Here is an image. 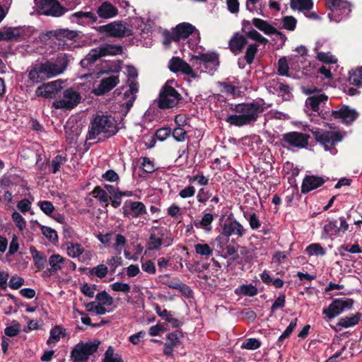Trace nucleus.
I'll list each match as a JSON object with an SVG mask.
<instances>
[{
    "label": "nucleus",
    "mask_w": 362,
    "mask_h": 362,
    "mask_svg": "<svg viewBox=\"0 0 362 362\" xmlns=\"http://www.w3.org/2000/svg\"><path fill=\"white\" fill-rule=\"evenodd\" d=\"M229 110L236 114L228 115L225 121L230 125L240 127L255 124L264 112L266 107L263 100H253L238 104L231 103L229 105Z\"/></svg>",
    "instance_id": "1"
},
{
    "label": "nucleus",
    "mask_w": 362,
    "mask_h": 362,
    "mask_svg": "<svg viewBox=\"0 0 362 362\" xmlns=\"http://www.w3.org/2000/svg\"><path fill=\"white\" fill-rule=\"evenodd\" d=\"M69 62L66 54H60L57 56L55 62L46 61L44 63L33 65L28 71V82L33 86L53 76H58L67 68Z\"/></svg>",
    "instance_id": "2"
},
{
    "label": "nucleus",
    "mask_w": 362,
    "mask_h": 362,
    "mask_svg": "<svg viewBox=\"0 0 362 362\" xmlns=\"http://www.w3.org/2000/svg\"><path fill=\"white\" fill-rule=\"evenodd\" d=\"M116 121L111 115L96 114L90 121L86 140H94L99 135H103L97 142L109 139L119 132Z\"/></svg>",
    "instance_id": "3"
},
{
    "label": "nucleus",
    "mask_w": 362,
    "mask_h": 362,
    "mask_svg": "<svg viewBox=\"0 0 362 362\" xmlns=\"http://www.w3.org/2000/svg\"><path fill=\"white\" fill-rule=\"evenodd\" d=\"M35 3L39 13L53 17L63 16L69 9H72L78 4L76 2H68L66 5L69 8H66L58 0H35Z\"/></svg>",
    "instance_id": "4"
},
{
    "label": "nucleus",
    "mask_w": 362,
    "mask_h": 362,
    "mask_svg": "<svg viewBox=\"0 0 362 362\" xmlns=\"http://www.w3.org/2000/svg\"><path fill=\"white\" fill-rule=\"evenodd\" d=\"M182 99L181 94L167 81L160 90L156 103L160 109L165 110L175 107Z\"/></svg>",
    "instance_id": "5"
},
{
    "label": "nucleus",
    "mask_w": 362,
    "mask_h": 362,
    "mask_svg": "<svg viewBox=\"0 0 362 362\" xmlns=\"http://www.w3.org/2000/svg\"><path fill=\"white\" fill-rule=\"evenodd\" d=\"M100 341L94 340L93 341L83 342L80 341L74 346L71 351V357L74 362H86L92 356L97 352Z\"/></svg>",
    "instance_id": "6"
},
{
    "label": "nucleus",
    "mask_w": 362,
    "mask_h": 362,
    "mask_svg": "<svg viewBox=\"0 0 362 362\" xmlns=\"http://www.w3.org/2000/svg\"><path fill=\"white\" fill-rule=\"evenodd\" d=\"M195 30V26L191 23L186 22L180 23L175 28H172L171 32L168 30H164L163 43L165 45H170L172 42H179L181 40H185Z\"/></svg>",
    "instance_id": "7"
},
{
    "label": "nucleus",
    "mask_w": 362,
    "mask_h": 362,
    "mask_svg": "<svg viewBox=\"0 0 362 362\" xmlns=\"http://www.w3.org/2000/svg\"><path fill=\"white\" fill-rule=\"evenodd\" d=\"M326 6L330 11L328 17L331 21L339 22L346 18L351 12V4L345 0H325Z\"/></svg>",
    "instance_id": "8"
},
{
    "label": "nucleus",
    "mask_w": 362,
    "mask_h": 362,
    "mask_svg": "<svg viewBox=\"0 0 362 362\" xmlns=\"http://www.w3.org/2000/svg\"><path fill=\"white\" fill-rule=\"evenodd\" d=\"M310 138L309 134L299 132H290L281 135L279 140L280 145L285 148L290 147L297 148H307L308 146V140Z\"/></svg>",
    "instance_id": "9"
},
{
    "label": "nucleus",
    "mask_w": 362,
    "mask_h": 362,
    "mask_svg": "<svg viewBox=\"0 0 362 362\" xmlns=\"http://www.w3.org/2000/svg\"><path fill=\"white\" fill-rule=\"evenodd\" d=\"M62 98L55 100L52 107L57 110H71L76 107L81 102V94L72 88H67L62 92Z\"/></svg>",
    "instance_id": "10"
},
{
    "label": "nucleus",
    "mask_w": 362,
    "mask_h": 362,
    "mask_svg": "<svg viewBox=\"0 0 362 362\" xmlns=\"http://www.w3.org/2000/svg\"><path fill=\"white\" fill-rule=\"evenodd\" d=\"M100 33H106L107 37L122 38L132 35V30L126 27V24L122 21H114L106 25L96 28Z\"/></svg>",
    "instance_id": "11"
},
{
    "label": "nucleus",
    "mask_w": 362,
    "mask_h": 362,
    "mask_svg": "<svg viewBox=\"0 0 362 362\" xmlns=\"http://www.w3.org/2000/svg\"><path fill=\"white\" fill-rule=\"evenodd\" d=\"M354 305L351 298H336L329 305L328 308L322 310V314L329 320L340 315L346 310H351Z\"/></svg>",
    "instance_id": "12"
},
{
    "label": "nucleus",
    "mask_w": 362,
    "mask_h": 362,
    "mask_svg": "<svg viewBox=\"0 0 362 362\" xmlns=\"http://www.w3.org/2000/svg\"><path fill=\"white\" fill-rule=\"evenodd\" d=\"M64 82L61 79L42 83L35 90L37 97H42L47 99L56 98L61 96L63 90Z\"/></svg>",
    "instance_id": "13"
},
{
    "label": "nucleus",
    "mask_w": 362,
    "mask_h": 362,
    "mask_svg": "<svg viewBox=\"0 0 362 362\" xmlns=\"http://www.w3.org/2000/svg\"><path fill=\"white\" fill-rule=\"evenodd\" d=\"M124 217L138 218L147 213L146 206L141 202L127 200L122 207Z\"/></svg>",
    "instance_id": "14"
},
{
    "label": "nucleus",
    "mask_w": 362,
    "mask_h": 362,
    "mask_svg": "<svg viewBox=\"0 0 362 362\" xmlns=\"http://www.w3.org/2000/svg\"><path fill=\"white\" fill-rule=\"evenodd\" d=\"M315 140L323 145L327 149L335 145L342 139V136L336 132L330 131H314L312 132Z\"/></svg>",
    "instance_id": "15"
},
{
    "label": "nucleus",
    "mask_w": 362,
    "mask_h": 362,
    "mask_svg": "<svg viewBox=\"0 0 362 362\" xmlns=\"http://www.w3.org/2000/svg\"><path fill=\"white\" fill-rule=\"evenodd\" d=\"M168 68L173 73L181 72L193 78L197 77V74L193 71L191 66L178 57H173L169 62Z\"/></svg>",
    "instance_id": "16"
},
{
    "label": "nucleus",
    "mask_w": 362,
    "mask_h": 362,
    "mask_svg": "<svg viewBox=\"0 0 362 362\" xmlns=\"http://www.w3.org/2000/svg\"><path fill=\"white\" fill-rule=\"evenodd\" d=\"M183 337L182 330L169 333L166 337L167 341L164 344L163 354L169 357L173 356L174 349L181 344L180 339Z\"/></svg>",
    "instance_id": "17"
},
{
    "label": "nucleus",
    "mask_w": 362,
    "mask_h": 362,
    "mask_svg": "<svg viewBox=\"0 0 362 362\" xmlns=\"http://www.w3.org/2000/svg\"><path fill=\"white\" fill-rule=\"evenodd\" d=\"M69 18L71 23L82 26L93 24L98 21V17L93 12L82 11L71 14Z\"/></svg>",
    "instance_id": "18"
},
{
    "label": "nucleus",
    "mask_w": 362,
    "mask_h": 362,
    "mask_svg": "<svg viewBox=\"0 0 362 362\" xmlns=\"http://www.w3.org/2000/svg\"><path fill=\"white\" fill-rule=\"evenodd\" d=\"M119 82L118 76H110L103 78L97 88L92 90V93L97 95H103L112 90Z\"/></svg>",
    "instance_id": "19"
},
{
    "label": "nucleus",
    "mask_w": 362,
    "mask_h": 362,
    "mask_svg": "<svg viewBox=\"0 0 362 362\" xmlns=\"http://www.w3.org/2000/svg\"><path fill=\"white\" fill-rule=\"evenodd\" d=\"M190 61L196 63H198L199 61V64H205L206 68L211 65V69L214 70H216L220 64L219 56L216 52L202 53L197 56L194 55Z\"/></svg>",
    "instance_id": "20"
},
{
    "label": "nucleus",
    "mask_w": 362,
    "mask_h": 362,
    "mask_svg": "<svg viewBox=\"0 0 362 362\" xmlns=\"http://www.w3.org/2000/svg\"><path fill=\"white\" fill-rule=\"evenodd\" d=\"M327 180L317 175H305L301 185V193L305 194L321 187Z\"/></svg>",
    "instance_id": "21"
},
{
    "label": "nucleus",
    "mask_w": 362,
    "mask_h": 362,
    "mask_svg": "<svg viewBox=\"0 0 362 362\" xmlns=\"http://www.w3.org/2000/svg\"><path fill=\"white\" fill-rule=\"evenodd\" d=\"M247 44V40L245 35L240 33H235L228 42V49L236 56L243 51Z\"/></svg>",
    "instance_id": "22"
},
{
    "label": "nucleus",
    "mask_w": 362,
    "mask_h": 362,
    "mask_svg": "<svg viewBox=\"0 0 362 362\" xmlns=\"http://www.w3.org/2000/svg\"><path fill=\"white\" fill-rule=\"evenodd\" d=\"M53 37L58 40H62L63 38H66L74 42H80V39L83 37V33L79 30H72L68 28H60L56 30L49 32Z\"/></svg>",
    "instance_id": "23"
},
{
    "label": "nucleus",
    "mask_w": 362,
    "mask_h": 362,
    "mask_svg": "<svg viewBox=\"0 0 362 362\" xmlns=\"http://www.w3.org/2000/svg\"><path fill=\"white\" fill-rule=\"evenodd\" d=\"M332 117L334 119H341L343 122L351 123L358 117V112L349 108L347 105H343L338 110H332Z\"/></svg>",
    "instance_id": "24"
},
{
    "label": "nucleus",
    "mask_w": 362,
    "mask_h": 362,
    "mask_svg": "<svg viewBox=\"0 0 362 362\" xmlns=\"http://www.w3.org/2000/svg\"><path fill=\"white\" fill-rule=\"evenodd\" d=\"M223 235L229 237L235 235L238 237H243L245 233V230L239 221L235 219L228 220L225 222L223 226Z\"/></svg>",
    "instance_id": "25"
},
{
    "label": "nucleus",
    "mask_w": 362,
    "mask_h": 362,
    "mask_svg": "<svg viewBox=\"0 0 362 362\" xmlns=\"http://www.w3.org/2000/svg\"><path fill=\"white\" fill-rule=\"evenodd\" d=\"M103 57L101 52H100L99 47L93 48L90 50L88 54L80 62V65L83 69L88 70L92 69L94 64Z\"/></svg>",
    "instance_id": "26"
},
{
    "label": "nucleus",
    "mask_w": 362,
    "mask_h": 362,
    "mask_svg": "<svg viewBox=\"0 0 362 362\" xmlns=\"http://www.w3.org/2000/svg\"><path fill=\"white\" fill-rule=\"evenodd\" d=\"M99 17L105 19L111 18L118 14L117 8L108 1L103 2L97 9Z\"/></svg>",
    "instance_id": "27"
},
{
    "label": "nucleus",
    "mask_w": 362,
    "mask_h": 362,
    "mask_svg": "<svg viewBox=\"0 0 362 362\" xmlns=\"http://www.w3.org/2000/svg\"><path fill=\"white\" fill-rule=\"evenodd\" d=\"M1 41L19 42L22 38V33L18 27L4 28L0 30Z\"/></svg>",
    "instance_id": "28"
},
{
    "label": "nucleus",
    "mask_w": 362,
    "mask_h": 362,
    "mask_svg": "<svg viewBox=\"0 0 362 362\" xmlns=\"http://www.w3.org/2000/svg\"><path fill=\"white\" fill-rule=\"evenodd\" d=\"M98 47L103 57L116 56L123 52V47L122 45L105 43Z\"/></svg>",
    "instance_id": "29"
},
{
    "label": "nucleus",
    "mask_w": 362,
    "mask_h": 362,
    "mask_svg": "<svg viewBox=\"0 0 362 362\" xmlns=\"http://www.w3.org/2000/svg\"><path fill=\"white\" fill-rule=\"evenodd\" d=\"M327 100L328 96L325 93H322L308 97L305 103L313 112H317L320 109V104L326 102Z\"/></svg>",
    "instance_id": "30"
},
{
    "label": "nucleus",
    "mask_w": 362,
    "mask_h": 362,
    "mask_svg": "<svg viewBox=\"0 0 362 362\" xmlns=\"http://www.w3.org/2000/svg\"><path fill=\"white\" fill-rule=\"evenodd\" d=\"M252 24L256 28L266 35H273L274 33L276 32V28L270 25L267 21L261 18H253Z\"/></svg>",
    "instance_id": "31"
},
{
    "label": "nucleus",
    "mask_w": 362,
    "mask_h": 362,
    "mask_svg": "<svg viewBox=\"0 0 362 362\" xmlns=\"http://www.w3.org/2000/svg\"><path fill=\"white\" fill-rule=\"evenodd\" d=\"M30 252L32 255L35 267L38 270H42L47 263L46 256L37 250L34 246L30 247Z\"/></svg>",
    "instance_id": "32"
},
{
    "label": "nucleus",
    "mask_w": 362,
    "mask_h": 362,
    "mask_svg": "<svg viewBox=\"0 0 362 362\" xmlns=\"http://www.w3.org/2000/svg\"><path fill=\"white\" fill-rule=\"evenodd\" d=\"M361 317L362 314L361 313H357L351 317H342L339 320L337 325L344 328L354 327L358 324Z\"/></svg>",
    "instance_id": "33"
},
{
    "label": "nucleus",
    "mask_w": 362,
    "mask_h": 362,
    "mask_svg": "<svg viewBox=\"0 0 362 362\" xmlns=\"http://www.w3.org/2000/svg\"><path fill=\"white\" fill-rule=\"evenodd\" d=\"M214 220V216L210 213H206L202 216L200 221L196 220L194 221V226L197 228H203L206 231L211 230V223Z\"/></svg>",
    "instance_id": "34"
},
{
    "label": "nucleus",
    "mask_w": 362,
    "mask_h": 362,
    "mask_svg": "<svg viewBox=\"0 0 362 362\" xmlns=\"http://www.w3.org/2000/svg\"><path fill=\"white\" fill-rule=\"evenodd\" d=\"M313 6V0H291V9H298L300 11H310Z\"/></svg>",
    "instance_id": "35"
},
{
    "label": "nucleus",
    "mask_w": 362,
    "mask_h": 362,
    "mask_svg": "<svg viewBox=\"0 0 362 362\" xmlns=\"http://www.w3.org/2000/svg\"><path fill=\"white\" fill-rule=\"evenodd\" d=\"M64 262L65 259L59 254L51 255L49 258V264L50 265L49 271L51 272H57L60 270Z\"/></svg>",
    "instance_id": "36"
},
{
    "label": "nucleus",
    "mask_w": 362,
    "mask_h": 362,
    "mask_svg": "<svg viewBox=\"0 0 362 362\" xmlns=\"http://www.w3.org/2000/svg\"><path fill=\"white\" fill-rule=\"evenodd\" d=\"M158 235L160 237H157V235L151 233L149 236L148 242V247L150 250H158L160 249V246L163 243V240L162 237L164 235V233L162 232H159Z\"/></svg>",
    "instance_id": "37"
},
{
    "label": "nucleus",
    "mask_w": 362,
    "mask_h": 362,
    "mask_svg": "<svg viewBox=\"0 0 362 362\" xmlns=\"http://www.w3.org/2000/svg\"><path fill=\"white\" fill-rule=\"evenodd\" d=\"M94 198L97 199L100 203H106V206L108 204L110 197L107 192L100 186H95L90 192Z\"/></svg>",
    "instance_id": "38"
},
{
    "label": "nucleus",
    "mask_w": 362,
    "mask_h": 362,
    "mask_svg": "<svg viewBox=\"0 0 362 362\" xmlns=\"http://www.w3.org/2000/svg\"><path fill=\"white\" fill-rule=\"evenodd\" d=\"M243 216L249 222L250 226L252 230H257L261 227V221L256 213L243 211Z\"/></svg>",
    "instance_id": "39"
},
{
    "label": "nucleus",
    "mask_w": 362,
    "mask_h": 362,
    "mask_svg": "<svg viewBox=\"0 0 362 362\" xmlns=\"http://www.w3.org/2000/svg\"><path fill=\"white\" fill-rule=\"evenodd\" d=\"M327 223L324 226L323 230L325 233L329 236H339L337 220H327Z\"/></svg>",
    "instance_id": "40"
},
{
    "label": "nucleus",
    "mask_w": 362,
    "mask_h": 362,
    "mask_svg": "<svg viewBox=\"0 0 362 362\" xmlns=\"http://www.w3.org/2000/svg\"><path fill=\"white\" fill-rule=\"evenodd\" d=\"M259 45L257 43H252L247 46L244 59L247 64H252L254 62L255 57L258 52Z\"/></svg>",
    "instance_id": "41"
},
{
    "label": "nucleus",
    "mask_w": 362,
    "mask_h": 362,
    "mask_svg": "<svg viewBox=\"0 0 362 362\" xmlns=\"http://www.w3.org/2000/svg\"><path fill=\"white\" fill-rule=\"evenodd\" d=\"M107 273V267L103 264H101L95 267L90 268V269H88V274L89 275L90 277H92L93 276H96L100 279H103L105 276H106Z\"/></svg>",
    "instance_id": "42"
},
{
    "label": "nucleus",
    "mask_w": 362,
    "mask_h": 362,
    "mask_svg": "<svg viewBox=\"0 0 362 362\" xmlns=\"http://www.w3.org/2000/svg\"><path fill=\"white\" fill-rule=\"evenodd\" d=\"M67 254L71 257H77L82 255L84 248L79 243H70L67 246Z\"/></svg>",
    "instance_id": "43"
},
{
    "label": "nucleus",
    "mask_w": 362,
    "mask_h": 362,
    "mask_svg": "<svg viewBox=\"0 0 362 362\" xmlns=\"http://www.w3.org/2000/svg\"><path fill=\"white\" fill-rule=\"evenodd\" d=\"M305 251L309 255H315L317 256H323L326 253L325 250L321 246L320 243H312L306 247Z\"/></svg>",
    "instance_id": "44"
},
{
    "label": "nucleus",
    "mask_w": 362,
    "mask_h": 362,
    "mask_svg": "<svg viewBox=\"0 0 362 362\" xmlns=\"http://www.w3.org/2000/svg\"><path fill=\"white\" fill-rule=\"evenodd\" d=\"M245 36L259 42L260 44L267 45L268 43V40L253 28L245 32Z\"/></svg>",
    "instance_id": "45"
},
{
    "label": "nucleus",
    "mask_w": 362,
    "mask_h": 362,
    "mask_svg": "<svg viewBox=\"0 0 362 362\" xmlns=\"http://www.w3.org/2000/svg\"><path fill=\"white\" fill-rule=\"evenodd\" d=\"M95 299L98 300V303H101L105 305H112L114 302L113 298L105 291H103L97 293Z\"/></svg>",
    "instance_id": "46"
},
{
    "label": "nucleus",
    "mask_w": 362,
    "mask_h": 362,
    "mask_svg": "<svg viewBox=\"0 0 362 362\" xmlns=\"http://www.w3.org/2000/svg\"><path fill=\"white\" fill-rule=\"evenodd\" d=\"M21 332V325L16 320L12 321V325L5 328L4 334L9 337H13L17 336Z\"/></svg>",
    "instance_id": "47"
},
{
    "label": "nucleus",
    "mask_w": 362,
    "mask_h": 362,
    "mask_svg": "<svg viewBox=\"0 0 362 362\" xmlns=\"http://www.w3.org/2000/svg\"><path fill=\"white\" fill-rule=\"evenodd\" d=\"M282 28L293 31L297 25V20L292 16H286L282 18Z\"/></svg>",
    "instance_id": "48"
},
{
    "label": "nucleus",
    "mask_w": 362,
    "mask_h": 362,
    "mask_svg": "<svg viewBox=\"0 0 362 362\" xmlns=\"http://www.w3.org/2000/svg\"><path fill=\"white\" fill-rule=\"evenodd\" d=\"M194 250L197 254L206 257H209L213 253V250L208 244H196L194 245Z\"/></svg>",
    "instance_id": "49"
},
{
    "label": "nucleus",
    "mask_w": 362,
    "mask_h": 362,
    "mask_svg": "<svg viewBox=\"0 0 362 362\" xmlns=\"http://www.w3.org/2000/svg\"><path fill=\"white\" fill-rule=\"evenodd\" d=\"M168 277V274H165L159 276L160 281V282H162L163 285H165L170 288L177 290L178 285L181 281L178 279H169Z\"/></svg>",
    "instance_id": "50"
},
{
    "label": "nucleus",
    "mask_w": 362,
    "mask_h": 362,
    "mask_svg": "<svg viewBox=\"0 0 362 362\" xmlns=\"http://www.w3.org/2000/svg\"><path fill=\"white\" fill-rule=\"evenodd\" d=\"M350 84L358 87L362 86V67L354 71L349 78Z\"/></svg>",
    "instance_id": "51"
},
{
    "label": "nucleus",
    "mask_w": 362,
    "mask_h": 362,
    "mask_svg": "<svg viewBox=\"0 0 362 362\" xmlns=\"http://www.w3.org/2000/svg\"><path fill=\"white\" fill-rule=\"evenodd\" d=\"M66 161V158L61 155H57L54 157L51 161L52 166V173L55 174L57 173L62 165H63Z\"/></svg>",
    "instance_id": "52"
},
{
    "label": "nucleus",
    "mask_w": 362,
    "mask_h": 362,
    "mask_svg": "<svg viewBox=\"0 0 362 362\" xmlns=\"http://www.w3.org/2000/svg\"><path fill=\"white\" fill-rule=\"evenodd\" d=\"M261 342L257 339L250 338L245 340L243 343L241 348L245 349L247 350H255L259 349L261 346Z\"/></svg>",
    "instance_id": "53"
},
{
    "label": "nucleus",
    "mask_w": 362,
    "mask_h": 362,
    "mask_svg": "<svg viewBox=\"0 0 362 362\" xmlns=\"http://www.w3.org/2000/svg\"><path fill=\"white\" fill-rule=\"evenodd\" d=\"M289 66L285 57L280 58L278 61V74L280 76H288Z\"/></svg>",
    "instance_id": "54"
},
{
    "label": "nucleus",
    "mask_w": 362,
    "mask_h": 362,
    "mask_svg": "<svg viewBox=\"0 0 362 362\" xmlns=\"http://www.w3.org/2000/svg\"><path fill=\"white\" fill-rule=\"evenodd\" d=\"M317 59L325 64H335L337 62V59L334 58L333 55L331 54L330 52H320L317 53Z\"/></svg>",
    "instance_id": "55"
},
{
    "label": "nucleus",
    "mask_w": 362,
    "mask_h": 362,
    "mask_svg": "<svg viewBox=\"0 0 362 362\" xmlns=\"http://www.w3.org/2000/svg\"><path fill=\"white\" fill-rule=\"evenodd\" d=\"M285 303L286 296L284 293H280L270 308L271 315H272L277 309L283 308L285 306Z\"/></svg>",
    "instance_id": "56"
},
{
    "label": "nucleus",
    "mask_w": 362,
    "mask_h": 362,
    "mask_svg": "<svg viewBox=\"0 0 362 362\" xmlns=\"http://www.w3.org/2000/svg\"><path fill=\"white\" fill-rule=\"evenodd\" d=\"M41 230H42V234L47 239H49V241L54 243L58 240L57 233L54 229H52L49 227L43 226L41 227Z\"/></svg>",
    "instance_id": "57"
},
{
    "label": "nucleus",
    "mask_w": 362,
    "mask_h": 362,
    "mask_svg": "<svg viewBox=\"0 0 362 362\" xmlns=\"http://www.w3.org/2000/svg\"><path fill=\"white\" fill-rule=\"evenodd\" d=\"M112 290L116 292H122L124 293H129L131 290L130 286L127 283L117 281L110 285Z\"/></svg>",
    "instance_id": "58"
},
{
    "label": "nucleus",
    "mask_w": 362,
    "mask_h": 362,
    "mask_svg": "<svg viewBox=\"0 0 362 362\" xmlns=\"http://www.w3.org/2000/svg\"><path fill=\"white\" fill-rule=\"evenodd\" d=\"M171 134L174 139L177 141L182 142L186 139L187 132L182 127H178L171 131Z\"/></svg>",
    "instance_id": "59"
},
{
    "label": "nucleus",
    "mask_w": 362,
    "mask_h": 362,
    "mask_svg": "<svg viewBox=\"0 0 362 362\" xmlns=\"http://www.w3.org/2000/svg\"><path fill=\"white\" fill-rule=\"evenodd\" d=\"M218 86L220 87H222L223 88V90L225 93L229 94V95H238V92H239L238 90V87H236L230 83H226V82H218Z\"/></svg>",
    "instance_id": "60"
},
{
    "label": "nucleus",
    "mask_w": 362,
    "mask_h": 362,
    "mask_svg": "<svg viewBox=\"0 0 362 362\" xmlns=\"http://www.w3.org/2000/svg\"><path fill=\"white\" fill-rule=\"evenodd\" d=\"M40 209L47 216H51L54 210L53 204L49 201H40L37 203Z\"/></svg>",
    "instance_id": "61"
},
{
    "label": "nucleus",
    "mask_w": 362,
    "mask_h": 362,
    "mask_svg": "<svg viewBox=\"0 0 362 362\" xmlns=\"http://www.w3.org/2000/svg\"><path fill=\"white\" fill-rule=\"evenodd\" d=\"M211 197V193L206 189L202 187L199 189L197 195V199L199 203L206 204V202Z\"/></svg>",
    "instance_id": "62"
},
{
    "label": "nucleus",
    "mask_w": 362,
    "mask_h": 362,
    "mask_svg": "<svg viewBox=\"0 0 362 362\" xmlns=\"http://www.w3.org/2000/svg\"><path fill=\"white\" fill-rule=\"evenodd\" d=\"M11 218L19 230H23L26 226V221L24 218L17 211L13 212Z\"/></svg>",
    "instance_id": "63"
},
{
    "label": "nucleus",
    "mask_w": 362,
    "mask_h": 362,
    "mask_svg": "<svg viewBox=\"0 0 362 362\" xmlns=\"http://www.w3.org/2000/svg\"><path fill=\"white\" fill-rule=\"evenodd\" d=\"M240 289L243 294L251 297L256 296L258 293L257 288L252 284H243L240 287Z\"/></svg>",
    "instance_id": "64"
}]
</instances>
